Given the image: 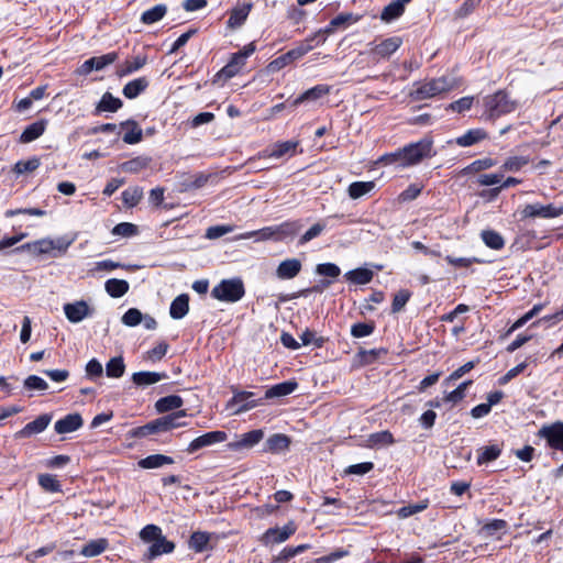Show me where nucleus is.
I'll use <instances>...</instances> for the list:
<instances>
[{
    "mask_svg": "<svg viewBox=\"0 0 563 563\" xmlns=\"http://www.w3.org/2000/svg\"><path fill=\"white\" fill-rule=\"evenodd\" d=\"M368 442L371 446L389 445L393 444L395 440L393 434L389 431L385 430L371 434L368 438Z\"/></svg>",
    "mask_w": 563,
    "mask_h": 563,
    "instance_id": "nucleus-51",
    "label": "nucleus"
},
{
    "mask_svg": "<svg viewBox=\"0 0 563 563\" xmlns=\"http://www.w3.org/2000/svg\"><path fill=\"white\" fill-rule=\"evenodd\" d=\"M263 438L264 431L261 429H255L236 435L234 441L228 443V448L232 451L249 450L258 444Z\"/></svg>",
    "mask_w": 563,
    "mask_h": 563,
    "instance_id": "nucleus-8",
    "label": "nucleus"
},
{
    "mask_svg": "<svg viewBox=\"0 0 563 563\" xmlns=\"http://www.w3.org/2000/svg\"><path fill=\"white\" fill-rule=\"evenodd\" d=\"M233 229L234 228L229 224L209 227L206 231L205 236L209 240H216V239H219L228 233H231L233 231Z\"/></svg>",
    "mask_w": 563,
    "mask_h": 563,
    "instance_id": "nucleus-61",
    "label": "nucleus"
},
{
    "mask_svg": "<svg viewBox=\"0 0 563 563\" xmlns=\"http://www.w3.org/2000/svg\"><path fill=\"white\" fill-rule=\"evenodd\" d=\"M487 137V133L483 129L468 130L465 134L456 137L455 143L459 146L467 147L472 146Z\"/></svg>",
    "mask_w": 563,
    "mask_h": 563,
    "instance_id": "nucleus-27",
    "label": "nucleus"
},
{
    "mask_svg": "<svg viewBox=\"0 0 563 563\" xmlns=\"http://www.w3.org/2000/svg\"><path fill=\"white\" fill-rule=\"evenodd\" d=\"M245 295V288L242 279H223L211 290V296L224 302H236Z\"/></svg>",
    "mask_w": 563,
    "mask_h": 563,
    "instance_id": "nucleus-3",
    "label": "nucleus"
},
{
    "mask_svg": "<svg viewBox=\"0 0 563 563\" xmlns=\"http://www.w3.org/2000/svg\"><path fill=\"white\" fill-rule=\"evenodd\" d=\"M51 422V416L41 415L35 420L26 423L23 429L16 432V438H27L33 434L43 432Z\"/></svg>",
    "mask_w": 563,
    "mask_h": 563,
    "instance_id": "nucleus-15",
    "label": "nucleus"
},
{
    "mask_svg": "<svg viewBox=\"0 0 563 563\" xmlns=\"http://www.w3.org/2000/svg\"><path fill=\"white\" fill-rule=\"evenodd\" d=\"M165 373L137 372L132 375V382L137 386H148L165 379Z\"/></svg>",
    "mask_w": 563,
    "mask_h": 563,
    "instance_id": "nucleus-29",
    "label": "nucleus"
},
{
    "mask_svg": "<svg viewBox=\"0 0 563 563\" xmlns=\"http://www.w3.org/2000/svg\"><path fill=\"white\" fill-rule=\"evenodd\" d=\"M209 542V537L205 532H194L190 537V548L196 552H201Z\"/></svg>",
    "mask_w": 563,
    "mask_h": 563,
    "instance_id": "nucleus-60",
    "label": "nucleus"
},
{
    "mask_svg": "<svg viewBox=\"0 0 563 563\" xmlns=\"http://www.w3.org/2000/svg\"><path fill=\"white\" fill-rule=\"evenodd\" d=\"M186 416V410H177L176 412L157 418L162 432H166L175 428L186 427L187 422L180 421V419L185 418Z\"/></svg>",
    "mask_w": 563,
    "mask_h": 563,
    "instance_id": "nucleus-21",
    "label": "nucleus"
},
{
    "mask_svg": "<svg viewBox=\"0 0 563 563\" xmlns=\"http://www.w3.org/2000/svg\"><path fill=\"white\" fill-rule=\"evenodd\" d=\"M325 230V223L323 221H318L313 225H311L299 239L298 244L305 245L311 240L321 235V233Z\"/></svg>",
    "mask_w": 563,
    "mask_h": 563,
    "instance_id": "nucleus-48",
    "label": "nucleus"
},
{
    "mask_svg": "<svg viewBox=\"0 0 563 563\" xmlns=\"http://www.w3.org/2000/svg\"><path fill=\"white\" fill-rule=\"evenodd\" d=\"M563 216V205L555 206L553 203L549 205H540V203H529L526 205L521 210L522 219H553Z\"/></svg>",
    "mask_w": 563,
    "mask_h": 563,
    "instance_id": "nucleus-5",
    "label": "nucleus"
},
{
    "mask_svg": "<svg viewBox=\"0 0 563 563\" xmlns=\"http://www.w3.org/2000/svg\"><path fill=\"white\" fill-rule=\"evenodd\" d=\"M402 44L400 36H391L383 40L380 43L375 44L371 48V54L376 59H386L393 55Z\"/></svg>",
    "mask_w": 563,
    "mask_h": 563,
    "instance_id": "nucleus-11",
    "label": "nucleus"
},
{
    "mask_svg": "<svg viewBox=\"0 0 563 563\" xmlns=\"http://www.w3.org/2000/svg\"><path fill=\"white\" fill-rule=\"evenodd\" d=\"M82 426V418L79 413H69L55 422L54 429L58 434L69 433Z\"/></svg>",
    "mask_w": 563,
    "mask_h": 563,
    "instance_id": "nucleus-17",
    "label": "nucleus"
},
{
    "mask_svg": "<svg viewBox=\"0 0 563 563\" xmlns=\"http://www.w3.org/2000/svg\"><path fill=\"white\" fill-rule=\"evenodd\" d=\"M330 92V87L327 85H317L308 90H306L303 93H301L299 97L294 99L291 101L292 107H297L300 103L305 101H314L320 99L321 97L328 95Z\"/></svg>",
    "mask_w": 563,
    "mask_h": 563,
    "instance_id": "nucleus-22",
    "label": "nucleus"
},
{
    "mask_svg": "<svg viewBox=\"0 0 563 563\" xmlns=\"http://www.w3.org/2000/svg\"><path fill=\"white\" fill-rule=\"evenodd\" d=\"M296 532V526L294 522H288L284 527L269 528L263 534L262 541L265 544L269 543H282L288 540Z\"/></svg>",
    "mask_w": 563,
    "mask_h": 563,
    "instance_id": "nucleus-12",
    "label": "nucleus"
},
{
    "mask_svg": "<svg viewBox=\"0 0 563 563\" xmlns=\"http://www.w3.org/2000/svg\"><path fill=\"white\" fill-rule=\"evenodd\" d=\"M123 129H125V133L122 137L123 142L126 144H136L141 142L143 132L142 129L139 126V124L133 121L129 120L121 124Z\"/></svg>",
    "mask_w": 563,
    "mask_h": 563,
    "instance_id": "nucleus-30",
    "label": "nucleus"
},
{
    "mask_svg": "<svg viewBox=\"0 0 563 563\" xmlns=\"http://www.w3.org/2000/svg\"><path fill=\"white\" fill-rule=\"evenodd\" d=\"M411 297V292L407 289H401L397 294H395L393 303H391V312L397 313L404 309Z\"/></svg>",
    "mask_w": 563,
    "mask_h": 563,
    "instance_id": "nucleus-52",
    "label": "nucleus"
},
{
    "mask_svg": "<svg viewBox=\"0 0 563 563\" xmlns=\"http://www.w3.org/2000/svg\"><path fill=\"white\" fill-rule=\"evenodd\" d=\"M537 435L544 439L549 448L563 452V421L543 424Z\"/></svg>",
    "mask_w": 563,
    "mask_h": 563,
    "instance_id": "nucleus-6",
    "label": "nucleus"
},
{
    "mask_svg": "<svg viewBox=\"0 0 563 563\" xmlns=\"http://www.w3.org/2000/svg\"><path fill=\"white\" fill-rule=\"evenodd\" d=\"M302 224L300 220H288L280 224L274 225L276 242L292 239L300 231Z\"/></svg>",
    "mask_w": 563,
    "mask_h": 563,
    "instance_id": "nucleus-14",
    "label": "nucleus"
},
{
    "mask_svg": "<svg viewBox=\"0 0 563 563\" xmlns=\"http://www.w3.org/2000/svg\"><path fill=\"white\" fill-rule=\"evenodd\" d=\"M174 460L170 456L164 454L148 455L139 462V466L145 470L158 468L166 464H173Z\"/></svg>",
    "mask_w": 563,
    "mask_h": 563,
    "instance_id": "nucleus-34",
    "label": "nucleus"
},
{
    "mask_svg": "<svg viewBox=\"0 0 563 563\" xmlns=\"http://www.w3.org/2000/svg\"><path fill=\"white\" fill-rule=\"evenodd\" d=\"M432 141L430 139H422L418 142L410 143L401 148L402 167L416 165L423 158L432 155Z\"/></svg>",
    "mask_w": 563,
    "mask_h": 563,
    "instance_id": "nucleus-4",
    "label": "nucleus"
},
{
    "mask_svg": "<svg viewBox=\"0 0 563 563\" xmlns=\"http://www.w3.org/2000/svg\"><path fill=\"white\" fill-rule=\"evenodd\" d=\"M408 2H410V0H395L390 2L382 11L380 19L384 22H391L393 20L399 18L404 13L405 5Z\"/></svg>",
    "mask_w": 563,
    "mask_h": 563,
    "instance_id": "nucleus-26",
    "label": "nucleus"
},
{
    "mask_svg": "<svg viewBox=\"0 0 563 563\" xmlns=\"http://www.w3.org/2000/svg\"><path fill=\"white\" fill-rule=\"evenodd\" d=\"M189 311V296L181 294L170 303L169 314L173 319H183Z\"/></svg>",
    "mask_w": 563,
    "mask_h": 563,
    "instance_id": "nucleus-25",
    "label": "nucleus"
},
{
    "mask_svg": "<svg viewBox=\"0 0 563 563\" xmlns=\"http://www.w3.org/2000/svg\"><path fill=\"white\" fill-rule=\"evenodd\" d=\"M24 387L31 390H45L48 385L42 377L30 375L24 379Z\"/></svg>",
    "mask_w": 563,
    "mask_h": 563,
    "instance_id": "nucleus-62",
    "label": "nucleus"
},
{
    "mask_svg": "<svg viewBox=\"0 0 563 563\" xmlns=\"http://www.w3.org/2000/svg\"><path fill=\"white\" fill-rule=\"evenodd\" d=\"M302 345H314L316 347H322L325 343V339L323 336H318L314 331L306 330L300 335Z\"/></svg>",
    "mask_w": 563,
    "mask_h": 563,
    "instance_id": "nucleus-57",
    "label": "nucleus"
},
{
    "mask_svg": "<svg viewBox=\"0 0 563 563\" xmlns=\"http://www.w3.org/2000/svg\"><path fill=\"white\" fill-rule=\"evenodd\" d=\"M174 543L166 540V538L162 536L148 548V559H154L158 555L170 553L174 551Z\"/></svg>",
    "mask_w": 563,
    "mask_h": 563,
    "instance_id": "nucleus-35",
    "label": "nucleus"
},
{
    "mask_svg": "<svg viewBox=\"0 0 563 563\" xmlns=\"http://www.w3.org/2000/svg\"><path fill=\"white\" fill-rule=\"evenodd\" d=\"M125 365L121 356L112 357L106 364V374L110 378H120L123 376Z\"/></svg>",
    "mask_w": 563,
    "mask_h": 563,
    "instance_id": "nucleus-45",
    "label": "nucleus"
},
{
    "mask_svg": "<svg viewBox=\"0 0 563 563\" xmlns=\"http://www.w3.org/2000/svg\"><path fill=\"white\" fill-rule=\"evenodd\" d=\"M159 432H162L161 426H159L158 419H155L142 427L134 429L133 435L143 438V437H147L150 434L159 433Z\"/></svg>",
    "mask_w": 563,
    "mask_h": 563,
    "instance_id": "nucleus-54",
    "label": "nucleus"
},
{
    "mask_svg": "<svg viewBox=\"0 0 563 563\" xmlns=\"http://www.w3.org/2000/svg\"><path fill=\"white\" fill-rule=\"evenodd\" d=\"M252 8V3H244L242 5L234 7L230 11V16L227 21L228 27L232 30L241 27L246 21Z\"/></svg>",
    "mask_w": 563,
    "mask_h": 563,
    "instance_id": "nucleus-16",
    "label": "nucleus"
},
{
    "mask_svg": "<svg viewBox=\"0 0 563 563\" xmlns=\"http://www.w3.org/2000/svg\"><path fill=\"white\" fill-rule=\"evenodd\" d=\"M262 404V399L254 398V393L238 391L234 393L233 397L228 402V408L233 409L234 413L239 415L249 411Z\"/></svg>",
    "mask_w": 563,
    "mask_h": 563,
    "instance_id": "nucleus-7",
    "label": "nucleus"
},
{
    "mask_svg": "<svg viewBox=\"0 0 563 563\" xmlns=\"http://www.w3.org/2000/svg\"><path fill=\"white\" fill-rule=\"evenodd\" d=\"M143 197V191L139 187L125 189L122 192L123 202L130 207L136 206Z\"/></svg>",
    "mask_w": 563,
    "mask_h": 563,
    "instance_id": "nucleus-55",
    "label": "nucleus"
},
{
    "mask_svg": "<svg viewBox=\"0 0 563 563\" xmlns=\"http://www.w3.org/2000/svg\"><path fill=\"white\" fill-rule=\"evenodd\" d=\"M327 34H329V33L325 32V29L319 30L316 33H313L312 35L308 36L302 42H300L299 44L301 46H306V47L309 46L310 51H312L314 47H317L325 42Z\"/></svg>",
    "mask_w": 563,
    "mask_h": 563,
    "instance_id": "nucleus-53",
    "label": "nucleus"
},
{
    "mask_svg": "<svg viewBox=\"0 0 563 563\" xmlns=\"http://www.w3.org/2000/svg\"><path fill=\"white\" fill-rule=\"evenodd\" d=\"M297 146L298 142L296 141L279 142L274 144L271 150L265 151V156L273 158H280L286 155L292 156Z\"/></svg>",
    "mask_w": 563,
    "mask_h": 563,
    "instance_id": "nucleus-23",
    "label": "nucleus"
},
{
    "mask_svg": "<svg viewBox=\"0 0 563 563\" xmlns=\"http://www.w3.org/2000/svg\"><path fill=\"white\" fill-rule=\"evenodd\" d=\"M501 454V449L497 444L484 446L478 451L477 464H486L497 460Z\"/></svg>",
    "mask_w": 563,
    "mask_h": 563,
    "instance_id": "nucleus-43",
    "label": "nucleus"
},
{
    "mask_svg": "<svg viewBox=\"0 0 563 563\" xmlns=\"http://www.w3.org/2000/svg\"><path fill=\"white\" fill-rule=\"evenodd\" d=\"M167 12L165 4H156L155 7L144 11L141 15V21L144 24H153L164 18Z\"/></svg>",
    "mask_w": 563,
    "mask_h": 563,
    "instance_id": "nucleus-42",
    "label": "nucleus"
},
{
    "mask_svg": "<svg viewBox=\"0 0 563 563\" xmlns=\"http://www.w3.org/2000/svg\"><path fill=\"white\" fill-rule=\"evenodd\" d=\"M376 187L375 181H354L347 188V194L352 199H358Z\"/></svg>",
    "mask_w": 563,
    "mask_h": 563,
    "instance_id": "nucleus-40",
    "label": "nucleus"
},
{
    "mask_svg": "<svg viewBox=\"0 0 563 563\" xmlns=\"http://www.w3.org/2000/svg\"><path fill=\"white\" fill-rule=\"evenodd\" d=\"M471 384H472L471 380H466V382L460 384L454 390H452L444 397V400L449 401V402H457V401L462 400L465 396V390H466L467 386Z\"/></svg>",
    "mask_w": 563,
    "mask_h": 563,
    "instance_id": "nucleus-63",
    "label": "nucleus"
},
{
    "mask_svg": "<svg viewBox=\"0 0 563 563\" xmlns=\"http://www.w3.org/2000/svg\"><path fill=\"white\" fill-rule=\"evenodd\" d=\"M484 117L487 120H495L501 115L508 114L517 109V102L510 100L504 90H498L484 98Z\"/></svg>",
    "mask_w": 563,
    "mask_h": 563,
    "instance_id": "nucleus-1",
    "label": "nucleus"
},
{
    "mask_svg": "<svg viewBox=\"0 0 563 563\" xmlns=\"http://www.w3.org/2000/svg\"><path fill=\"white\" fill-rule=\"evenodd\" d=\"M316 273L321 276L336 278L341 274V269L336 264L322 263L316 266Z\"/></svg>",
    "mask_w": 563,
    "mask_h": 563,
    "instance_id": "nucleus-56",
    "label": "nucleus"
},
{
    "mask_svg": "<svg viewBox=\"0 0 563 563\" xmlns=\"http://www.w3.org/2000/svg\"><path fill=\"white\" fill-rule=\"evenodd\" d=\"M184 405V400L180 396L169 395L163 398H159L155 402V409L159 413L173 411L179 409Z\"/></svg>",
    "mask_w": 563,
    "mask_h": 563,
    "instance_id": "nucleus-28",
    "label": "nucleus"
},
{
    "mask_svg": "<svg viewBox=\"0 0 563 563\" xmlns=\"http://www.w3.org/2000/svg\"><path fill=\"white\" fill-rule=\"evenodd\" d=\"M146 55H137L134 56L132 59H128L120 64L117 67L115 73L119 77H125L143 68L146 65Z\"/></svg>",
    "mask_w": 563,
    "mask_h": 563,
    "instance_id": "nucleus-20",
    "label": "nucleus"
},
{
    "mask_svg": "<svg viewBox=\"0 0 563 563\" xmlns=\"http://www.w3.org/2000/svg\"><path fill=\"white\" fill-rule=\"evenodd\" d=\"M457 86L456 79L443 76L419 84L411 95L416 100H424L449 92Z\"/></svg>",
    "mask_w": 563,
    "mask_h": 563,
    "instance_id": "nucleus-2",
    "label": "nucleus"
},
{
    "mask_svg": "<svg viewBox=\"0 0 563 563\" xmlns=\"http://www.w3.org/2000/svg\"><path fill=\"white\" fill-rule=\"evenodd\" d=\"M374 468L372 462H363L358 464L350 465L345 468L344 473L347 475H365Z\"/></svg>",
    "mask_w": 563,
    "mask_h": 563,
    "instance_id": "nucleus-64",
    "label": "nucleus"
},
{
    "mask_svg": "<svg viewBox=\"0 0 563 563\" xmlns=\"http://www.w3.org/2000/svg\"><path fill=\"white\" fill-rule=\"evenodd\" d=\"M108 545L107 539L100 538L91 540L82 547L80 554L86 558H93L104 552Z\"/></svg>",
    "mask_w": 563,
    "mask_h": 563,
    "instance_id": "nucleus-37",
    "label": "nucleus"
},
{
    "mask_svg": "<svg viewBox=\"0 0 563 563\" xmlns=\"http://www.w3.org/2000/svg\"><path fill=\"white\" fill-rule=\"evenodd\" d=\"M46 123L45 121L34 122L25 128L20 136V141L22 143H30L36 139H38L45 131Z\"/></svg>",
    "mask_w": 563,
    "mask_h": 563,
    "instance_id": "nucleus-39",
    "label": "nucleus"
},
{
    "mask_svg": "<svg viewBox=\"0 0 563 563\" xmlns=\"http://www.w3.org/2000/svg\"><path fill=\"white\" fill-rule=\"evenodd\" d=\"M40 165H41L40 158L32 157L26 161L16 162L13 170L15 174H19V175L26 174V173H31V172H34L35 169H37L40 167Z\"/></svg>",
    "mask_w": 563,
    "mask_h": 563,
    "instance_id": "nucleus-50",
    "label": "nucleus"
},
{
    "mask_svg": "<svg viewBox=\"0 0 563 563\" xmlns=\"http://www.w3.org/2000/svg\"><path fill=\"white\" fill-rule=\"evenodd\" d=\"M159 537H162V530L155 525H147L140 532V538L145 542L153 543Z\"/></svg>",
    "mask_w": 563,
    "mask_h": 563,
    "instance_id": "nucleus-59",
    "label": "nucleus"
},
{
    "mask_svg": "<svg viewBox=\"0 0 563 563\" xmlns=\"http://www.w3.org/2000/svg\"><path fill=\"white\" fill-rule=\"evenodd\" d=\"M301 271V262L297 258H288L279 263L276 275L279 279L295 278Z\"/></svg>",
    "mask_w": 563,
    "mask_h": 563,
    "instance_id": "nucleus-19",
    "label": "nucleus"
},
{
    "mask_svg": "<svg viewBox=\"0 0 563 563\" xmlns=\"http://www.w3.org/2000/svg\"><path fill=\"white\" fill-rule=\"evenodd\" d=\"M528 163L529 158L526 156H510L504 162L501 169L505 172H518Z\"/></svg>",
    "mask_w": 563,
    "mask_h": 563,
    "instance_id": "nucleus-49",
    "label": "nucleus"
},
{
    "mask_svg": "<svg viewBox=\"0 0 563 563\" xmlns=\"http://www.w3.org/2000/svg\"><path fill=\"white\" fill-rule=\"evenodd\" d=\"M148 87V80L145 78V77H140V78H136V79H133L131 81H129L124 87H123V95L125 98L128 99H134L136 98L140 93H142L143 91H145V89Z\"/></svg>",
    "mask_w": 563,
    "mask_h": 563,
    "instance_id": "nucleus-32",
    "label": "nucleus"
},
{
    "mask_svg": "<svg viewBox=\"0 0 563 563\" xmlns=\"http://www.w3.org/2000/svg\"><path fill=\"white\" fill-rule=\"evenodd\" d=\"M38 484L40 486L49 493L60 492L62 486L56 476L52 474H41L38 475Z\"/></svg>",
    "mask_w": 563,
    "mask_h": 563,
    "instance_id": "nucleus-47",
    "label": "nucleus"
},
{
    "mask_svg": "<svg viewBox=\"0 0 563 563\" xmlns=\"http://www.w3.org/2000/svg\"><path fill=\"white\" fill-rule=\"evenodd\" d=\"M122 107V101L113 97L110 92H106L97 106L98 112H115Z\"/></svg>",
    "mask_w": 563,
    "mask_h": 563,
    "instance_id": "nucleus-41",
    "label": "nucleus"
},
{
    "mask_svg": "<svg viewBox=\"0 0 563 563\" xmlns=\"http://www.w3.org/2000/svg\"><path fill=\"white\" fill-rule=\"evenodd\" d=\"M118 57L119 55L115 52H111L102 56L91 57L85 60L77 71L79 75L86 76L92 70H102L107 66L113 64Z\"/></svg>",
    "mask_w": 563,
    "mask_h": 563,
    "instance_id": "nucleus-9",
    "label": "nucleus"
},
{
    "mask_svg": "<svg viewBox=\"0 0 563 563\" xmlns=\"http://www.w3.org/2000/svg\"><path fill=\"white\" fill-rule=\"evenodd\" d=\"M122 323L128 327H135L140 324L143 320L142 312L136 308H130L123 316H122Z\"/></svg>",
    "mask_w": 563,
    "mask_h": 563,
    "instance_id": "nucleus-58",
    "label": "nucleus"
},
{
    "mask_svg": "<svg viewBox=\"0 0 563 563\" xmlns=\"http://www.w3.org/2000/svg\"><path fill=\"white\" fill-rule=\"evenodd\" d=\"M360 19V15H355L351 12L340 13L330 21L329 25L325 27V32L330 34L338 27L347 26L353 23H356Z\"/></svg>",
    "mask_w": 563,
    "mask_h": 563,
    "instance_id": "nucleus-33",
    "label": "nucleus"
},
{
    "mask_svg": "<svg viewBox=\"0 0 563 563\" xmlns=\"http://www.w3.org/2000/svg\"><path fill=\"white\" fill-rule=\"evenodd\" d=\"M309 548H310L309 544H300V545H297V547L284 548L280 551V553L276 556L275 561L276 562H280V563L288 562L290 559H292L294 556L305 552Z\"/></svg>",
    "mask_w": 563,
    "mask_h": 563,
    "instance_id": "nucleus-46",
    "label": "nucleus"
},
{
    "mask_svg": "<svg viewBox=\"0 0 563 563\" xmlns=\"http://www.w3.org/2000/svg\"><path fill=\"white\" fill-rule=\"evenodd\" d=\"M64 312L69 322L78 323L92 316L93 309L85 300H78L64 305Z\"/></svg>",
    "mask_w": 563,
    "mask_h": 563,
    "instance_id": "nucleus-10",
    "label": "nucleus"
},
{
    "mask_svg": "<svg viewBox=\"0 0 563 563\" xmlns=\"http://www.w3.org/2000/svg\"><path fill=\"white\" fill-rule=\"evenodd\" d=\"M129 283L124 279L111 278L104 284L107 294L112 298L123 297L129 291Z\"/></svg>",
    "mask_w": 563,
    "mask_h": 563,
    "instance_id": "nucleus-31",
    "label": "nucleus"
},
{
    "mask_svg": "<svg viewBox=\"0 0 563 563\" xmlns=\"http://www.w3.org/2000/svg\"><path fill=\"white\" fill-rule=\"evenodd\" d=\"M486 246L493 250H501L505 245L504 238L494 230H484L481 234Z\"/></svg>",
    "mask_w": 563,
    "mask_h": 563,
    "instance_id": "nucleus-44",
    "label": "nucleus"
},
{
    "mask_svg": "<svg viewBox=\"0 0 563 563\" xmlns=\"http://www.w3.org/2000/svg\"><path fill=\"white\" fill-rule=\"evenodd\" d=\"M227 433L223 431H210L207 432L196 439H194L188 448L187 452L189 454L197 452L198 450L212 445L214 443L223 442L227 440Z\"/></svg>",
    "mask_w": 563,
    "mask_h": 563,
    "instance_id": "nucleus-13",
    "label": "nucleus"
},
{
    "mask_svg": "<svg viewBox=\"0 0 563 563\" xmlns=\"http://www.w3.org/2000/svg\"><path fill=\"white\" fill-rule=\"evenodd\" d=\"M298 387L296 380H286L269 387L265 393V399L284 397L294 393Z\"/></svg>",
    "mask_w": 563,
    "mask_h": 563,
    "instance_id": "nucleus-24",
    "label": "nucleus"
},
{
    "mask_svg": "<svg viewBox=\"0 0 563 563\" xmlns=\"http://www.w3.org/2000/svg\"><path fill=\"white\" fill-rule=\"evenodd\" d=\"M289 445V437L283 433H275L266 440L264 451L273 454H279L287 451Z\"/></svg>",
    "mask_w": 563,
    "mask_h": 563,
    "instance_id": "nucleus-18",
    "label": "nucleus"
},
{
    "mask_svg": "<svg viewBox=\"0 0 563 563\" xmlns=\"http://www.w3.org/2000/svg\"><path fill=\"white\" fill-rule=\"evenodd\" d=\"M151 157L137 156L130 161H126L120 165V169L125 173L136 174L148 167L151 164Z\"/></svg>",
    "mask_w": 563,
    "mask_h": 563,
    "instance_id": "nucleus-36",
    "label": "nucleus"
},
{
    "mask_svg": "<svg viewBox=\"0 0 563 563\" xmlns=\"http://www.w3.org/2000/svg\"><path fill=\"white\" fill-rule=\"evenodd\" d=\"M374 273L368 268H356L345 273L346 280L355 285H365L372 282Z\"/></svg>",
    "mask_w": 563,
    "mask_h": 563,
    "instance_id": "nucleus-38",
    "label": "nucleus"
}]
</instances>
